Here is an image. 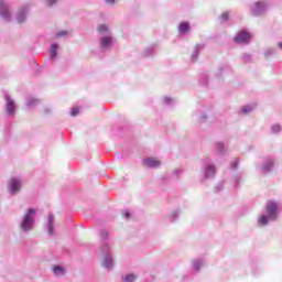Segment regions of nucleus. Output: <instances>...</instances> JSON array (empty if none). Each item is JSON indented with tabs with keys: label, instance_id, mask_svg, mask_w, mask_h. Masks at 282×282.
<instances>
[{
	"label": "nucleus",
	"instance_id": "dca6fc26",
	"mask_svg": "<svg viewBox=\"0 0 282 282\" xmlns=\"http://www.w3.org/2000/svg\"><path fill=\"white\" fill-rule=\"evenodd\" d=\"M206 174H207V175H215V166L209 165V166L207 167Z\"/></svg>",
	"mask_w": 282,
	"mask_h": 282
},
{
	"label": "nucleus",
	"instance_id": "4be33fe9",
	"mask_svg": "<svg viewBox=\"0 0 282 282\" xmlns=\"http://www.w3.org/2000/svg\"><path fill=\"white\" fill-rule=\"evenodd\" d=\"M273 131L276 132V131H281V127L280 126H273Z\"/></svg>",
	"mask_w": 282,
	"mask_h": 282
},
{
	"label": "nucleus",
	"instance_id": "6e6552de",
	"mask_svg": "<svg viewBox=\"0 0 282 282\" xmlns=\"http://www.w3.org/2000/svg\"><path fill=\"white\" fill-rule=\"evenodd\" d=\"M47 228L48 235H54V217L52 215L48 216Z\"/></svg>",
	"mask_w": 282,
	"mask_h": 282
},
{
	"label": "nucleus",
	"instance_id": "bb28decb",
	"mask_svg": "<svg viewBox=\"0 0 282 282\" xmlns=\"http://www.w3.org/2000/svg\"><path fill=\"white\" fill-rule=\"evenodd\" d=\"M257 8H263V2H258Z\"/></svg>",
	"mask_w": 282,
	"mask_h": 282
},
{
	"label": "nucleus",
	"instance_id": "a211bd4d",
	"mask_svg": "<svg viewBox=\"0 0 282 282\" xmlns=\"http://www.w3.org/2000/svg\"><path fill=\"white\" fill-rule=\"evenodd\" d=\"M220 18H221L223 21H228V19H229L228 12L223 13V14L220 15Z\"/></svg>",
	"mask_w": 282,
	"mask_h": 282
},
{
	"label": "nucleus",
	"instance_id": "0eeeda50",
	"mask_svg": "<svg viewBox=\"0 0 282 282\" xmlns=\"http://www.w3.org/2000/svg\"><path fill=\"white\" fill-rule=\"evenodd\" d=\"M14 101L10 98L7 97V111L8 113H14Z\"/></svg>",
	"mask_w": 282,
	"mask_h": 282
},
{
	"label": "nucleus",
	"instance_id": "2eb2a0df",
	"mask_svg": "<svg viewBox=\"0 0 282 282\" xmlns=\"http://www.w3.org/2000/svg\"><path fill=\"white\" fill-rule=\"evenodd\" d=\"M97 31L99 32V34H105L109 32V28H107L105 24H101L98 26Z\"/></svg>",
	"mask_w": 282,
	"mask_h": 282
},
{
	"label": "nucleus",
	"instance_id": "2f4dec72",
	"mask_svg": "<svg viewBox=\"0 0 282 282\" xmlns=\"http://www.w3.org/2000/svg\"><path fill=\"white\" fill-rule=\"evenodd\" d=\"M270 166H272V161L270 162Z\"/></svg>",
	"mask_w": 282,
	"mask_h": 282
},
{
	"label": "nucleus",
	"instance_id": "20e7f679",
	"mask_svg": "<svg viewBox=\"0 0 282 282\" xmlns=\"http://www.w3.org/2000/svg\"><path fill=\"white\" fill-rule=\"evenodd\" d=\"M143 166H148V169H158V166H160V161L153 158L144 159Z\"/></svg>",
	"mask_w": 282,
	"mask_h": 282
},
{
	"label": "nucleus",
	"instance_id": "7ed1b4c3",
	"mask_svg": "<svg viewBox=\"0 0 282 282\" xmlns=\"http://www.w3.org/2000/svg\"><path fill=\"white\" fill-rule=\"evenodd\" d=\"M234 41L236 43H249L250 42V33L246 31H240L236 34Z\"/></svg>",
	"mask_w": 282,
	"mask_h": 282
},
{
	"label": "nucleus",
	"instance_id": "473e14b6",
	"mask_svg": "<svg viewBox=\"0 0 282 282\" xmlns=\"http://www.w3.org/2000/svg\"><path fill=\"white\" fill-rule=\"evenodd\" d=\"M254 14H257V11H253Z\"/></svg>",
	"mask_w": 282,
	"mask_h": 282
},
{
	"label": "nucleus",
	"instance_id": "6ab92c4d",
	"mask_svg": "<svg viewBox=\"0 0 282 282\" xmlns=\"http://www.w3.org/2000/svg\"><path fill=\"white\" fill-rule=\"evenodd\" d=\"M248 111H252V108L250 106H245L242 108V113H248Z\"/></svg>",
	"mask_w": 282,
	"mask_h": 282
},
{
	"label": "nucleus",
	"instance_id": "f8f14e48",
	"mask_svg": "<svg viewBox=\"0 0 282 282\" xmlns=\"http://www.w3.org/2000/svg\"><path fill=\"white\" fill-rule=\"evenodd\" d=\"M102 265L104 268H111V265H113V260L107 257L104 259Z\"/></svg>",
	"mask_w": 282,
	"mask_h": 282
},
{
	"label": "nucleus",
	"instance_id": "f3484780",
	"mask_svg": "<svg viewBox=\"0 0 282 282\" xmlns=\"http://www.w3.org/2000/svg\"><path fill=\"white\" fill-rule=\"evenodd\" d=\"M135 281V275L130 274L124 278V282H133Z\"/></svg>",
	"mask_w": 282,
	"mask_h": 282
},
{
	"label": "nucleus",
	"instance_id": "a878e982",
	"mask_svg": "<svg viewBox=\"0 0 282 282\" xmlns=\"http://www.w3.org/2000/svg\"><path fill=\"white\" fill-rule=\"evenodd\" d=\"M65 34H67V32H59V33H57V36H58V37L65 36Z\"/></svg>",
	"mask_w": 282,
	"mask_h": 282
},
{
	"label": "nucleus",
	"instance_id": "f03ea898",
	"mask_svg": "<svg viewBox=\"0 0 282 282\" xmlns=\"http://www.w3.org/2000/svg\"><path fill=\"white\" fill-rule=\"evenodd\" d=\"M265 210H267L269 219L275 220L278 217L276 212L279 210V204H276V202H274V200H270L265 205Z\"/></svg>",
	"mask_w": 282,
	"mask_h": 282
},
{
	"label": "nucleus",
	"instance_id": "9b49d317",
	"mask_svg": "<svg viewBox=\"0 0 282 282\" xmlns=\"http://www.w3.org/2000/svg\"><path fill=\"white\" fill-rule=\"evenodd\" d=\"M101 47H111V37H102Z\"/></svg>",
	"mask_w": 282,
	"mask_h": 282
},
{
	"label": "nucleus",
	"instance_id": "393cba45",
	"mask_svg": "<svg viewBox=\"0 0 282 282\" xmlns=\"http://www.w3.org/2000/svg\"><path fill=\"white\" fill-rule=\"evenodd\" d=\"M23 19H24L23 14H20L19 15V23H23Z\"/></svg>",
	"mask_w": 282,
	"mask_h": 282
},
{
	"label": "nucleus",
	"instance_id": "c85d7f7f",
	"mask_svg": "<svg viewBox=\"0 0 282 282\" xmlns=\"http://www.w3.org/2000/svg\"><path fill=\"white\" fill-rule=\"evenodd\" d=\"M116 0H107L108 3H115Z\"/></svg>",
	"mask_w": 282,
	"mask_h": 282
},
{
	"label": "nucleus",
	"instance_id": "cd10ccee",
	"mask_svg": "<svg viewBox=\"0 0 282 282\" xmlns=\"http://www.w3.org/2000/svg\"><path fill=\"white\" fill-rule=\"evenodd\" d=\"M124 216L127 217V219H129L131 217V214H129V212H126Z\"/></svg>",
	"mask_w": 282,
	"mask_h": 282
},
{
	"label": "nucleus",
	"instance_id": "ddd939ff",
	"mask_svg": "<svg viewBox=\"0 0 282 282\" xmlns=\"http://www.w3.org/2000/svg\"><path fill=\"white\" fill-rule=\"evenodd\" d=\"M53 272L56 276H61V274H65V269L62 267H54Z\"/></svg>",
	"mask_w": 282,
	"mask_h": 282
},
{
	"label": "nucleus",
	"instance_id": "7c9ffc66",
	"mask_svg": "<svg viewBox=\"0 0 282 282\" xmlns=\"http://www.w3.org/2000/svg\"><path fill=\"white\" fill-rule=\"evenodd\" d=\"M265 171H270V167H264Z\"/></svg>",
	"mask_w": 282,
	"mask_h": 282
},
{
	"label": "nucleus",
	"instance_id": "1a4fd4ad",
	"mask_svg": "<svg viewBox=\"0 0 282 282\" xmlns=\"http://www.w3.org/2000/svg\"><path fill=\"white\" fill-rule=\"evenodd\" d=\"M0 14H2V17H8V6L3 3V0H0Z\"/></svg>",
	"mask_w": 282,
	"mask_h": 282
},
{
	"label": "nucleus",
	"instance_id": "9d476101",
	"mask_svg": "<svg viewBox=\"0 0 282 282\" xmlns=\"http://www.w3.org/2000/svg\"><path fill=\"white\" fill-rule=\"evenodd\" d=\"M57 51H58V44H54L51 46V50H50L51 58H56Z\"/></svg>",
	"mask_w": 282,
	"mask_h": 282
},
{
	"label": "nucleus",
	"instance_id": "412c9836",
	"mask_svg": "<svg viewBox=\"0 0 282 282\" xmlns=\"http://www.w3.org/2000/svg\"><path fill=\"white\" fill-rule=\"evenodd\" d=\"M101 237H104V239H107V237H109V234L106 230H102Z\"/></svg>",
	"mask_w": 282,
	"mask_h": 282
},
{
	"label": "nucleus",
	"instance_id": "423d86ee",
	"mask_svg": "<svg viewBox=\"0 0 282 282\" xmlns=\"http://www.w3.org/2000/svg\"><path fill=\"white\" fill-rule=\"evenodd\" d=\"M188 30H191V24H188V22H182L178 25V32H181V34H186V32H188Z\"/></svg>",
	"mask_w": 282,
	"mask_h": 282
},
{
	"label": "nucleus",
	"instance_id": "5701e85b",
	"mask_svg": "<svg viewBox=\"0 0 282 282\" xmlns=\"http://www.w3.org/2000/svg\"><path fill=\"white\" fill-rule=\"evenodd\" d=\"M217 149H218V151H223L224 150V144L217 143Z\"/></svg>",
	"mask_w": 282,
	"mask_h": 282
},
{
	"label": "nucleus",
	"instance_id": "aec40b11",
	"mask_svg": "<svg viewBox=\"0 0 282 282\" xmlns=\"http://www.w3.org/2000/svg\"><path fill=\"white\" fill-rule=\"evenodd\" d=\"M70 116H78V108H73Z\"/></svg>",
	"mask_w": 282,
	"mask_h": 282
},
{
	"label": "nucleus",
	"instance_id": "39448f33",
	"mask_svg": "<svg viewBox=\"0 0 282 282\" xmlns=\"http://www.w3.org/2000/svg\"><path fill=\"white\" fill-rule=\"evenodd\" d=\"M10 191L11 193H19V191H21V181L17 178H12L10 181Z\"/></svg>",
	"mask_w": 282,
	"mask_h": 282
},
{
	"label": "nucleus",
	"instance_id": "c756f323",
	"mask_svg": "<svg viewBox=\"0 0 282 282\" xmlns=\"http://www.w3.org/2000/svg\"><path fill=\"white\" fill-rule=\"evenodd\" d=\"M278 45H279V47L282 50V42H281V43H279Z\"/></svg>",
	"mask_w": 282,
	"mask_h": 282
},
{
	"label": "nucleus",
	"instance_id": "b1692460",
	"mask_svg": "<svg viewBox=\"0 0 282 282\" xmlns=\"http://www.w3.org/2000/svg\"><path fill=\"white\" fill-rule=\"evenodd\" d=\"M54 3H56V0H47L48 6H54Z\"/></svg>",
	"mask_w": 282,
	"mask_h": 282
},
{
	"label": "nucleus",
	"instance_id": "4468645a",
	"mask_svg": "<svg viewBox=\"0 0 282 282\" xmlns=\"http://www.w3.org/2000/svg\"><path fill=\"white\" fill-rule=\"evenodd\" d=\"M258 224L260 226H268V216L265 215L260 216L258 219Z\"/></svg>",
	"mask_w": 282,
	"mask_h": 282
},
{
	"label": "nucleus",
	"instance_id": "f257e3e1",
	"mask_svg": "<svg viewBox=\"0 0 282 282\" xmlns=\"http://www.w3.org/2000/svg\"><path fill=\"white\" fill-rule=\"evenodd\" d=\"M34 213L35 210L30 208L28 213L24 215L21 228L25 232H28V230H32V225L34 224Z\"/></svg>",
	"mask_w": 282,
	"mask_h": 282
}]
</instances>
